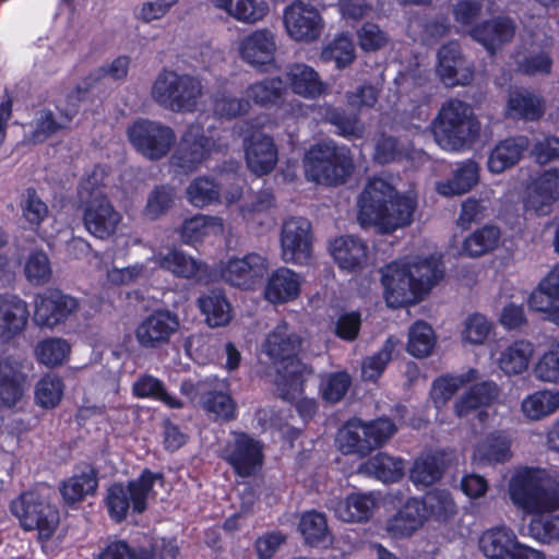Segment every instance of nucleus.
Masks as SVG:
<instances>
[{"instance_id":"6","label":"nucleus","mask_w":559,"mask_h":559,"mask_svg":"<svg viewBox=\"0 0 559 559\" xmlns=\"http://www.w3.org/2000/svg\"><path fill=\"white\" fill-rule=\"evenodd\" d=\"M437 144L445 151H460L478 136L480 123L469 105L457 99L444 103L431 123Z\"/></svg>"},{"instance_id":"29","label":"nucleus","mask_w":559,"mask_h":559,"mask_svg":"<svg viewBox=\"0 0 559 559\" xmlns=\"http://www.w3.org/2000/svg\"><path fill=\"white\" fill-rule=\"evenodd\" d=\"M27 302L14 294H0V340L8 341L22 333L28 323Z\"/></svg>"},{"instance_id":"15","label":"nucleus","mask_w":559,"mask_h":559,"mask_svg":"<svg viewBox=\"0 0 559 559\" xmlns=\"http://www.w3.org/2000/svg\"><path fill=\"white\" fill-rule=\"evenodd\" d=\"M281 257L286 263L307 264L312 253L311 224L304 217H289L281 228Z\"/></svg>"},{"instance_id":"3","label":"nucleus","mask_w":559,"mask_h":559,"mask_svg":"<svg viewBox=\"0 0 559 559\" xmlns=\"http://www.w3.org/2000/svg\"><path fill=\"white\" fill-rule=\"evenodd\" d=\"M357 206V218L362 227L371 226L381 234H391L412 224L417 195L413 191L399 194L384 179L373 178L361 191Z\"/></svg>"},{"instance_id":"34","label":"nucleus","mask_w":559,"mask_h":559,"mask_svg":"<svg viewBox=\"0 0 559 559\" xmlns=\"http://www.w3.org/2000/svg\"><path fill=\"white\" fill-rule=\"evenodd\" d=\"M377 506L372 493H353L341 500L331 498L326 507L343 522H365L370 519Z\"/></svg>"},{"instance_id":"43","label":"nucleus","mask_w":559,"mask_h":559,"mask_svg":"<svg viewBox=\"0 0 559 559\" xmlns=\"http://www.w3.org/2000/svg\"><path fill=\"white\" fill-rule=\"evenodd\" d=\"M286 93L284 81L281 78H266L248 85L245 92L250 105L270 108L278 106Z\"/></svg>"},{"instance_id":"19","label":"nucleus","mask_w":559,"mask_h":559,"mask_svg":"<svg viewBox=\"0 0 559 559\" xmlns=\"http://www.w3.org/2000/svg\"><path fill=\"white\" fill-rule=\"evenodd\" d=\"M216 147L213 136H205L199 123L189 126L176 154L173 164L182 171L194 170Z\"/></svg>"},{"instance_id":"12","label":"nucleus","mask_w":559,"mask_h":559,"mask_svg":"<svg viewBox=\"0 0 559 559\" xmlns=\"http://www.w3.org/2000/svg\"><path fill=\"white\" fill-rule=\"evenodd\" d=\"M282 21L287 36L296 43H314L325 28L321 11L304 0H294L287 4L283 9Z\"/></svg>"},{"instance_id":"17","label":"nucleus","mask_w":559,"mask_h":559,"mask_svg":"<svg viewBox=\"0 0 559 559\" xmlns=\"http://www.w3.org/2000/svg\"><path fill=\"white\" fill-rule=\"evenodd\" d=\"M270 263L266 257L248 253L228 260L221 267V277L227 284L242 289H253L266 274Z\"/></svg>"},{"instance_id":"46","label":"nucleus","mask_w":559,"mask_h":559,"mask_svg":"<svg viewBox=\"0 0 559 559\" xmlns=\"http://www.w3.org/2000/svg\"><path fill=\"white\" fill-rule=\"evenodd\" d=\"M299 532L306 544L316 547H328L333 542V535L328 526L326 518L318 511H308L301 514Z\"/></svg>"},{"instance_id":"48","label":"nucleus","mask_w":559,"mask_h":559,"mask_svg":"<svg viewBox=\"0 0 559 559\" xmlns=\"http://www.w3.org/2000/svg\"><path fill=\"white\" fill-rule=\"evenodd\" d=\"M198 306L201 313L205 317V322L211 328L227 325L233 318L231 306L218 290L210 292L198 299Z\"/></svg>"},{"instance_id":"22","label":"nucleus","mask_w":559,"mask_h":559,"mask_svg":"<svg viewBox=\"0 0 559 559\" xmlns=\"http://www.w3.org/2000/svg\"><path fill=\"white\" fill-rule=\"evenodd\" d=\"M559 200V168L544 170L536 176L527 190L524 207L537 215L550 213L552 204Z\"/></svg>"},{"instance_id":"33","label":"nucleus","mask_w":559,"mask_h":559,"mask_svg":"<svg viewBox=\"0 0 559 559\" xmlns=\"http://www.w3.org/2000/svg\"><path fill=\"white\" fill-rule=\"evenodd\" d=\"M528 305L532 309L544 312L550 321L559 323V263L531 294Z\"/></svg>"},{"instance_id":"58","label":"nucleus","mask_w":559,"mask_h":559,"mask_svg":"<svg viewBox=\"0 0 559 559\" xmlns=\"http://www.w3.org/2000/svg\"><path fill=\"white\" fill-rule=\"evenodd\" d=\"M187 199L195 207H204L221 201L218 186L207 177L194 179L187 188Z\"/></svg>"},{"instance_id":"23","label":"nucleus","mask_w":559,"mask_h":559,"mask_svg":"<svg viewBox=\"0 0 559 559\" xmlns=\"http://www.w3.org/2000/svg\"><path fill=\"white\" fill-rule=\"evenodd\" d=\"M500 389L493 381L476 383L457 396L453 403L454 414L459 418L467 417L476 412L480 421H484L488 413L487 407L491 406L499 397Z\"/></svg>"},{"instance_id":"30","label":"nucleus","mask_w":559,"mask_h":559,"mask_svg":"<svg viewBox=\"0 0 559 559\" xmlns=\"http://www.w3.org/2000/svg\"><path fill=\"white\" fill-rule=\"evenodd\" d=\"M427 518L425 503L420 499L409 498L388 519L385 530L394 538L409 537L423 527Z\"/></svg>"},{"instance_id":"24","label":"nucleus","mask_w":559,"mask_h":559,"mask_svg":"<svg viewBox=\"0 0 559 559\" xmlns=\"http://www.w3.org/2000/svg\"><path fill=\"white\" fill-rule=\"evenodd\" d=\"M276 52L275 34L269 28H258L238 43V53L242 61L259 68L271 64Z\"/></svg>"},{"instance_id":"16","label":"nucleus","mask_w":559,"mask_h":559,"mask_svg":"<svg viewBox=\"0 0 559 559\" xmlns=\"http://www.w3.org/2000/svg\"><path fill=\"white\" fill-rule=\"evenodd\" d=\"M33 322L40 329H53L75 313L78 300L57 289H48L34 297Z\"/></svg>"},{"instance_id":"52","label":"nucleus","mask_w":559,"mask_h":559,"mask_svg":"<svg viewBox=\"0 0 559 559\" xmlns=\"http://www.w3.org/2000/svg\"><path fill=\"white\" fill-rule=\"evenodd\" d=\"M71 345L61 337H48L39 341L34 347L36 360L48 368H55L68 361Z\"/></svg>"},{"instance_id":"36","label":"nucleus","mask_w":559,"mask_h":559,"mask_svg":"<svg viewBox=\"0 0 559 559\" xmlns=\"http://www.w3.org/2000/svg\"><path fill=\"white\" fill-rule=\"evenodd\" d=\"M224 233V221L218 216L197 214L183 221L179 228L182 242L189 246H197L206 239L222 236Z\"/></svg>"},{"instance_id":"37","label":"nucleus","mask_w":559,"mask_h":559,"mask_svg":"<svg viewBox=\"0 0 559 559\" xmlns=\"http://www.w3.org/2000/svg\"><path fill=\"white\" fill-rule=\"evenodd\" d=\"M528 146L530 141L526 136L508 138L500 141L488 156V170L492 174H501L513 167Z\"/></svg>"},{"instance_id":"21","label":"nucleus","mask_w":559,"mask_h":559,"mask_svg":"<svg viewBox=\"0 0 559 559\" xmlns=\"http://www.w3.org/2000/svg\"><path fill=\"white\" fill-rule=\"evenodd\" d=\"M224 457L239 476H250L262 465V448L248 435L235 433L225 448Z\"/></svg>"},{"instance_id":"50","label":"nucleus","mask_w":559,"mask_h":559,"mask_svg":"<svg viewBox=\"0 0 559 559\" xmlns=\"http://www.w3.org/2000/svg\"><path fill=\"white\" fill-rule=\"evenodd\" d=\"M479 372L469 368L460 374H449L435 380L431 388V399L435 405L440 408L465 384L476 381Z\"/></svg>"},{"instance_id":"18","label":"nucleus","mask_w":559,"mask_h":559,"mask_svg":"<svg viewBox=\"0 0 559 559\" xmlns=\"http://www.w3.org/2000/svg\"><path fill=\"white\" fill-rule=\"evenodd\" d=\"M32 365L27 359L14 356L0 358V406L13 407L27 389V374Z\"/></svg>"},{"instance_id":"20","label":"nucleus","mask_w":559,"mask_h":559,"mask_svg":"<svg viewBox=\"0 0 559 559\" xmlns=\"http://www.w3.org/2000/svg\"><path fill=\"white\" fill-rule=\"evenodd\" d=\"M179 329L178 317L169 310H156L143 319L135 329L141 347L156 348L170 340Z\"/></svg>"},{"instance_id":"25","label":"nucleus","mask_w":559,"mask_h":559,"mask_svg":"<svg viewBox=\"0 0 559 559\" xmlns=\"http://www.w3.org/2000/svg\"><path fill=\"white\" fill-rule=\"evenodd\" d=\"M304 277L294 270L281 266L267 277L263 296L272 305H284L296 300L301 292Z\"/></svg>"},{"instance_id":"38","label":"nucleus","mask_w":559,"mask_h":559,"mask_svg":"<svg viewBox=\"0 0 559 559\" xmlns=\"http://www.w3.org/2000/svg\"><path fill=\"white\" fill-rule=\"evenodd\" d=\"M479 166L473 160H465L456 166L452 178L440 180L436 183V190L443 197H454L467 193L478 183Z\"/></svg>"},{"instance_id":"57","label":"nucleus","mask_w":559,"mask_h":559,"mask_svg":"<svg viewBox=\"0 0 559 559\" xmlns=\"http://www.w3.org/2000/svg\"><path fill=\"white\" fill-rule=\"evenodd\" d=\"M133 392L138 397H151L163 402L170 408H181L183 404L175 396L169 394L163 383L152 377L143 376L133 384Z\"/></svg>"},{"instance_id":"11","label":"nucleus","mask_w":559,"mask_h":559,"mask_svg":"<svg viewBox=\"0 0 559 559\" xmlns=\"http://www.w3.org/2000/svg\"><path fill=\"white\" fill-rule=\"evenodd\" d=\"M11 513L24 531H37L40 538H49L59 523L58 511L38 492L26 491L12 500Z\"/></svg>"},{"instance_id":"26","label":"nucleus","mask_w":559,"mask_h":559,"mask_svg":"<svg viewBox=\"0 0 559 559\" xmlns=\"http://www.w3.org/2000/svg\"><path fill=\"white\" fill-rule=\"evenodd\" d=\"M330 252L337 266L348 273H357L368 265L367 243L355 236H341L330 243Z\"/></svg>"},{"instance_id":"8","label":"nucleus","mask_w":559,"mask_h":559,"mask_svg":"<svg viewBox=\"0 0 559 559\" xmlns=\"http://www.w3.org/2000/svg\"><path fill=\"white\" fill-rule=\"evenodd\" d=\"M396 431L397 425L388 417L369 421L352 418L340 428L335 441L343 454L364 457L384 445Z\"/></svg>"},{"instance_id":"60","label":"nucleus","mask_w":559,"mask_h":559,"mask_svg":"<svg viewBox=\"0 0 559 559\" xmlns=\"http://www.w3.org/2000/svg\"><path fill=\"white\" fill-rule=\"evenodd\" d=\"M493 329V323L484 314L475 312L464 320L461 332L462 342L471 345H483Z\"/></svg>"},{"instance_id":"4","label":"nucleus","mask_w":559,"mask_h":559,"mask_svg":"<svg viewBox=\"0 0 559 559\" xmlns=\"http://www.w3.org/2000/svg\"><path fill=\"white\" fill-rule=\"evenodd\" d=\"M300 345V337L285 322L278 323L262 344V352L278 365L276 386L285 397H294L311 373V369L296 358Z\"/></svg>"},{"instance_id":"61","label":"nucleus","mask_w":559,"mask_h":559,"mask_svg":"<svg viewBox=\"0 0 559 559\" xmlns=\"http://www.w3.org/2000/svg\"><path fill=\"white\" fill-rule=\"evenodd\" d=\"M212 102L213 111L219 117L235 118L250 110V103L246 97H234L226 87L215 92L212 96Z\"/></svg>"},{"instance_id":"9","label":"nucleus","mask_w":559,"mask_h":559,"mask_svg":"<svg viewBox=\"0 0 559 559\" xmlns=\"http://www.w3.org/2000/svg\"><path fill=\"white\" fill-rule=\"evenodd\" d=\"M306 178L325 186L345 182L350 176L354 164L349 151L332 141L311 146L304 158Z\"/></svg>"},{"instance_id":"40","label":"nucleus","mask_w":559,"mask_h":559,"mask_svg":"<svg viewBox=\"0 0 559 559\" xmlns=\"http://www.w3.org/2000/svg\"><path fill=\"white\" fill-rule=\"evenodd\" d=\"M525 419L530 421L543 420L559 409V390H538L527 394L520 404Z\"/></svg>"},{"instance_id":"27","label":"nucleus","mask_w":559,"mask_h":559,"mask_svg":"<svg viewBox=\"0 0 559 559\" xmlns=\"http://www.w3.org/2000/svg\"><path fill=\"white\" fill-rule=\"evenodd\" d=\"M512 440L503 431H492L479 440L472 451L471 461L477 467L503 464L512 457Z\"/></svg>"},{"instance_id":"5","label":"nucleus","mask_w":559,"mask_h":559,"mask_svg":"<svg viewBox=\"0 0 559 559\" xmlns=\"http://www.w3.org/2000/svg\"><path fill=\"white\" fill-rule=\"evenodd\" d=\"M105 178V168L95 167L82 179L78 192L84 226L91 235L99 239L115 235L122 221V215L107 199Z\"/></svg>"},{"instance_id":"47","label":"nucleus","mask_w":559,"mask_h":559,"mask_svg":"<svg viewBox=\"0 0 559 559\" xmlns=\"http://www.w3.org/2000/svg\"><path fill=\"white\" fill-rule=\"evenodd\" d=\"M514 35V25L509 19H497L487 22L472 32V36L489 52H493Z\"/></svg>"},{"instance_id":"62","label":"nucleus","mask_w":559,"mask_h":559,"mask_svg":"<svg viewBox=\"0 0 559 559\" xmlns=\"http://www.w3.org/2000/svg\"><path fill=\"white\" fill-rule=\"evenodd\" d=\"M24 274L32 285H44L52 276V267L46 252L36 250L28 254L24 264Z\"/></svg>"},{"instance_id":"44","label":"nucleus","mask_w":559,"mask_h":559,"mask_svg":"<svg viewBox=\"0 0 559 559\" xmlns=\"http://www.w3.org/2000/svg\"><path fill=\"white\" fill-rule=\"evenodd\" d=\"M545 111V102L542 96L525 91H513L508 99L507 114L511 118L537 120Z\"/></svg>"},{"instance_id":"53","label":"nucleus","mask_w":559,"mask_h":559,"mask_svg":"<svg viewBox=\"0 0 559 559\" xmlns=\"http://www.w3.org/2000/svg\"><path fill=\"white\" fill-rule=\"evenodd\" d=\"M66 384L56 373L44 374L35 384L34 400L37 406L45 409L57 407L62 401Z\"/></svg>"},{"instance_id":"42","label":"nucleus","mask_w":559,"mask_h":559,"mask_svg":"<svg viewBox=\"0 0 559 559\" xmlns=\"http://www.w3.org/2000/svg\"><path fill=\"white\" fill-rule=\"evenodd\" d=\"M518 540L512 530L496 527L481 534L479 548L488 559H511Z\"/></svg>"},{"instance_id":"31","label":"nucleus","mask_w":559,"mask_h":559,"mask_svg":"<svg viewBox=\"0 0 559 559\" xmlns=\"http://www.w3.org/2000/svg\"><path fill=\"white\" fill-rule=\"evenodd\" d=\"M157 265L173 275L187 280L203 281L207 277L206 265L179 249H168L154 254Z\"/></svg>"},{"instance_id":"45","label":"nucleus","mask_w":559,"mask_h":559,"mask_svg":"<svg viewBox=\"0 0 559 559\" xmlns=\"http://www.w3.org/2000/svg\"><path fill=\"white\" fill-rule=\"evenodd\" d=\"M406 465L400 457L386 453H378L360 466V471L382 483H396L405 473Z\"/></svg>"},{"instance_id":"56","label":"nucleus","mask_w":559,"mask_h":559,"mask_svg":"<svg viewBox=\"0 0 559 559\" xmlns=\"http://www.w3.org/2000/svg\"><path fill=\"white\" fill-rule=\"evenodd\" d=\"M436 344L435 332L423 321L415 322L408 332L407 352L418 358L428 356Z\"/></svg>"},{"instance_id":"1","label":"nucleus","mask_w":559,"mask_h":559,"mask_svg":"<svg viewBox=\"0 0 559 559\" xmlns=\"http://www.w3.org/2000/svg\"><path fill=\"white\" fill-rule=\"evenodd\" d=\"M513 504L533 518L528 523V535L545 545L559 543V483L545 477L539 471H516L509 484Z\"/></svg>"},{"instance_id":"55","label":"nucleus","mask_w":559,"mask_h":559,"mask_svg":"<svg viewBox=\"0 0 559 559\" xmlns=\"http://www.w3.org/2000/svg\"><path fill=\"white\" fill-rule=\"evenodd\" d=\"M90 263L97 270L105 271L107 281L114 285L132 284L145 273V267L140 263L121 269L115 266L109 269L104 264L103 257L98 252H92Z\"/></svg>"},{"instance_id":"35","label":"nucleus","mask_w":559,"mask_h":559,"mask_svg":"<svg viewBox=\"0 0 559 559\" xmlns=\"http://www.w3.org/2000/svg\"><path fill=\"white\" fill-rule=\"evenodd\" d=\"M284 75L292 92L304 98H317L325 90L318 72L308 64H290L286 68Z\"/></svg>"},{"instance_id":"13","label":"nucleus","mask_w":559,"mask_h":559,"mask_svg":"<svg viewBox=\"0 0 559 559\" xmlns=\"http://www.w3.org/2000/svg\"><path fill=\"white\" fill-rule=\"evenodd\" d=\"M127 134L133 147L151 159L165 156L176 139L170 127L145 119L136 120L130 124Z\"/></svg>"},{"instance_id":"14","label":"nucleus","mask_w":559,"mask_h":559,"mask_svg":"<svg viewBox=\"0 0 559 559\" xmlns=\"http://www.w3.org/2000/svg\"><path fill=\"white\" fill-rule=\"evenodd\" d=\"M236 130L243 138L245 158L248 168L258 176L271 173L278 159L277 146L272 136L253 130L250 122H241Z\"/></svg>"},{"instance_id":"63","label":"nucleus","mask_w":559,"mask_h":559,"mask_svg":"<svg viewBox=\"0 0 559 559\" xmlns=\"http://www.w3.org/2000/svg\"><path fill=\"white\" fill-rule=\"evenodd\" d=\"M321 59L325 62L334 61L337 69L347 67L355 59L353 40L346 35L336 37L322 49Z\"/></svg>"},{"instance_id":"7","label":"nucleus","mask_w":559,"mask_h":559,"mask_svg":"<svg viewBox=\"0 0 559 559\" xmlns=\"http://www.w3.org/2000/svg\"><path fill=\"white\" fill-rule=\"evenodd\" d=\"M150 95L163 109L176 114L193 112L203 95V84L197 76L165 69L154 79Z\"/></svg>"},{"instance_id":"64","label":"nucleus","mask_w":559,"mask_h":559,"mask_svg":"<svg viewBox=\"0 0 559 559\" xmlns=\"http://www.w3.org/2000/svg\"><path fill=\"white\" fill-rule=\"evenodd\" d=\"M534 374L543 382H559V342L551 343L539 357L534 368Z\"/></svg>"},{"instance_id":"49","label":"nucleus","mask_w":559,"mask_h":559,"mask_svg":"<svg viewBox=\"0 0 559 559\" xmlns=\"http://www.w3.org/2000/svg\"><path fill=\"white\" fill-rule=\"evenodd\" d=\"M500 243V229L493 225H485L464 239L462 253L466 257L478 258L496 250Z\"/></svg>"},{"instance_id":"32","label":"nucleus","mask_w":559,"mask_h":559,"mask_svg":"<svg viewBox=\"0 0 559 559\" xmlns=\"http://www.w3.org/2000/svg\"><path fill=\"white\" fill-rule=\"evenodd\" d=\"M211 5L243 25L263 22L271 12L266 0H209Z\"/></svg>"},{"instance_id":"39","label":"nucleus","mask_w":559,"mask_h":559,"mask_svg":"<svg viewBox=\"0 0 559 559\" xmlns=\"http://www.w3.org/2000/svg\"><path fill=\"white\" fill-rule=\"evenodd\" d=\"M534 345L524 340L514 341L502 348L497 358L498 368L506 376L522 374L528 369Z\"/></svg>"},{"instance_id":"51","label":"nucleus","mask_w":559,"mask_h":559,"mask_svg":"<svg viewBox=\"0 0 559 559\" xmlns=\"http://www.w3.org/2000/svg\"><path fill=\"white\" fill-rule=\"evenodd\" d=\"M97 488L95 471L86 466L80 473L74 474L60 488L63 500L73 504L83 500L86 496L94 493Z\"/></svg>"},{"instance_id":"2","label":"nucleus","mask_w":559,"mask_h":559,"mask_svg":"<svg viewBox=\"0 0 559 559\" xmlns=\"http://www.w3.org/2000/svg\"><path fill=\"white\" fill-rule=\"evenodd\" d=\"M383 297L391 308L419 302L442 278L439 254L393 261L381 269Z\"/></svg>"},{"instance_id":"10","label":"nucleus","mask_w":559,"mask_h":559,"mask_svg":"<svg viewBox=\"0 0 559 559\" xmlns=\"http://www.w3.org/2000/svg\"><path fill=\"white\" fill-rule=\"evenodd\" d=\"M156 486H163V475L148 469L143 471L141 476L130 481L127 487L114 484L108 488L106 497L110 516L116 521H122L129 510L142 513L146 509L147 500L155 497Z\"/></svg>"},{"instance_id":"41","label":"nucleus","mask_w":559,"mask_h":559,"mask_svg":"<svg viewBox=\"0 0 559 559\" xmlns=\"http://www.w3.org/2000/svg\"><path fill=\"white\" fill-rule=\"evenodd\" d=\"M74 114V109L58 115L50 109H39L28 123L26 134L33 142H43L58 130L66 128Z\"/></svg>"},{"instance_id":"54","label":"nucleus","mask_w":559,"mask_h":559,"mask_svg":"<svg viewBox=\"0 0 559 559\" xmlns=\"http://www.w3.org/2000/svg\"><path fill=\"white\" fill-rule=\"evenodd\" d=\"M403 158L409 159L414 163H423L425 154L423 151L402 145L393 138H383L377 143L374 159L378 163L386 164Z\"/></svg>"},{"instance_id":"28","label":"nucleus","mask_w":559,"mask_h":559,"mask_svg":"<svg viewBox=\"0 0 559 559\" xmlns=\"http://www.w3.org/2000/svg\"><path fill=\"white\" fill-rule=\"evenodd\" d=\"M437 73L447 86L466 85L473 79L472 64L465 60L456 44L443 46L438 53Z\"/></svg>"},{"instance_id":"59","label":"nucleus","mask_w":559,"mask_h":559,"mask_svg":"<svg viewBox=\"0 0 559 559\" xmlns=\"http://www.w3.org/2000/svg\"><path fill=\"white\" fill-rule=\"evenodd\" d=\"M441 464L438 455L425 454L419 456L411 469V479L415 486L426 487L441 477Z\"/></svg>"}]
</instances>
